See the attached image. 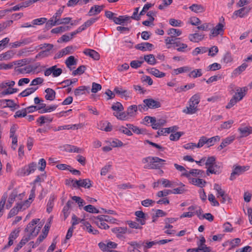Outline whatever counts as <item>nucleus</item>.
<instances>
[{
  "mask_svg": "<svg viewBox=\"0 0 252 252\" xmlns=\"http://www.w3.org/2000/svg\"><path fill=\"white\" fill-rule=\"evenodd\" d=\"M220 21V22L211 30V33L210 34V36H213V37H215L218 36L219 34H223L224 32L223 28L224 27V24L222 23H224V19L223 17H221Z\"/></svg>",
  "mask_w": 252,
  "mask_h": 252,
  "instance_id": "obj_6",
  "label": "nucleus"
},
{
  "mask_svg": "<svg viewBox=\"0 0 252 252\" xmlns=\"http://www.w3.org/2000/svg\"><path fill=\"white\" fill-rule=\"evenodd\" d=\"M249 169V166H234L229 179L231 181L234 180L237 176L243 174L245 171L248 170Z\"/></svg>",
  "mask_w": 252,
  "mask_h": 252,
  "instance_id": "obj_3",
  "label": "nucleus"
},
{
  "mask_svg": "<svg viewBox=\"0 0 252 252\" xmlns=\"http://www.w3.org/2000/svg\"><path fill=\"white\" fill-rule=\"evenodd\" d=\"M127 244L129 245L130 246H131L132 248L138 249H140L142 247V246H144V242L142 241H139V242L132 241L128 242Z\"/></svg>",
  "mask_w": 252,
  "mask_h": 252,
  "instance_id": "obj_59",
  "label": "nucleus"
},
{
  "mask_svg": "<svg viewBox=\"0 0 252 252\" xmlns=\"http://www.w3.org/2000/svg\"><path fill=\"white\" fill-rule=\"evenodd\" d=\"M197 110L198 109L197 108V106H193L191 104L189 103V106L186 107L183 110V112L187 114H193L195 113Z\"/></svg>",
  "mask_w": 252,
  "mask_h": 252,
  "instance_id": "obj_31",
  "label": "nucleus"
},
{
  "mask_svg": "<svg viewBox=\"0 0 252 252\" xmlns=\"http://www.w3.org/2000/svg\"><path fill=\"white\" fill-rule=\"evenodd\" d=\"M214 189L217 191V197L223 196L225 193L224 190L221 189V187L218 184H215Z\"/></svg>",
  "mask_w": 252,
  "mask_h": 252,
  "instance_id": "obj_47",
  "label": "nucleus"
},
{
  "mask_svg": "<svg viewBox=\"0 0 252 252\" xmlns=\"http://www.w3.org/2000/svg\"><path fill=\"white\" fill-rule=\"evenodd\" d=\"M86 69L85 65H82L79 66L76 70H74L72 74L73 75L75 76L76 75L82 74Z\"/></svg>",
  "mask_w": 252,
  "mask_h": 252,
  "instance_id": "obj_51",
  "label": "nucleus"
},
{
  "mask_svg": "<svg viewBox=\"0 0 252 252\" xmlns=\"http://www.w3.org/2000/svg\"><path fill=\"white\" fill-rule=\"evenodd\" d=\"M84 209L89 213H101L95 207L92 205H88L84 207Z\"/></svg>",
  "mask_w": 252,
  "mask_h": 252,
  "instance_id": "obj_49",
  "label": "nucleus"
},
{
  "mask_svg": "<svg viewBox=\"0 0 252 252\" xmlns=\"http://www.w3.org/2000/svg\"><path fill=\"white\" fill-rule=\"evenodd\" d=\"M166 122V121L164 119H159L157 120L155 118V122L151 125V126L153 129H158L163 126Z\"/></svg>",
  "mask_w": 252,
  "mask_h": 252,
  "instance_id": "obj_27",
  "label": "nucleus"
},
{
  "mask_svg": "<svg viewBox=\"0 0 252 252\" xmlns=\"http://www.w3.org/2000/svg\"><path fill=\"white\" fill-rule=\"evenodd\" d=\"M200 101V95L199 93L194 94L189 99V103L197 107Z\"/></svg>",
  "mask_w": 252,
  "mask_h": 252,
  "instance_id": "obj_33",
  "label": "nucleus"
},
{
  "mask_svg": "<svg viewBox=\"0 0 252 252\" xmlns=\"http://www.w3.org/2000/svg\"><path fill=\"white\" fill-rule=\"evenodd\" d=\"M189 8L195 13H202L205 10L202 5L197 4H192L189 7Z\"/></svg>",
  "mask_w": 252,
  "mask_h": 252,
  "instance_id": "obj_32",
  "label": "nucleus"
},
{
  "mask_svg": "<svg viewBox=\"0 0 252 252\" xmlns=\"http://www.w3.org/2000/svg\"><path fill=\"white\" fill-rule=\"evenodd\" d=\"M31 63V61L28 59H24L17 61L13 62L12 63L13 65H16L18 67L22 66L24 65L29 64Z\"/></svg>",
  "mask_w": 252,
  "mask_h": 252,
  "instance_id": "obj_52",
  "label": "nucleus"
},
{
  "mask_svg": "<svg viewBox=\"0 0 252 252\" xmlns=\"http://www.w3.org/2000/svg\"><path fill=\"white\" fill-rule=\"evenodd\" d=\"M179 128L178 126H174L171 127L162 128L159 130L157 133L158 135H164L166 134H169L170 132H174Z\"/></svg>",
  "mask_w": 252,
  "mask_h": 252,
  "instance_id": "obj_15",
  "label": "nucleus"
},
{
  "mask_svg": "<svg viewBox=\"0 0 252 252\" xmlns=\"http://www.w3.org/2000/svg\"><path fill=\"white\" fill-rule=\"evenodd\" d=\"M248 64L246 63H242L240 66H238L234 70V74L236 75L240 74L243 71H244L247 67Z\"/></svg>",
  "mask_w": 252,
  "mask_h": 252,
  "instance_id": "obj_54",
  "label": "nucleus"
},
{
  "mask_svg": "<svg viewBox=\"0 0 252 252\" xmlns=\"http://www.w3.org/2000/svg\"><path fill=\"white\" fill-rule=\"evenodd\" d=\"M43 105H44V107H43L40 110V111H39V113L40 114H43L45 113H48L51 112L55 110L56 109V108L58 107L57 105H52L50 106H46V105L45 103L42 104Z\"/></svg>",
  "mask_w": 252,
  "mask_h": 252,
  "instance_id": "obj_28",
  "label": "nucleus"
},
{
  "mask_svg": "<svg viewBox=\"0 0 252 252\" xmlns=\"http://www.w3.org/2000/svg\"><path fill=\"white\" fill-rule=\"evenodd\" d=\"M3 94L5 95L17 93L19 90L17 88H13L12 87H7L6 88L3 89Z\"/></svg>",
  "mask_w": 252,
  "mask_h": 252,
  "instance_id": "obj_57",
  "label": "nucleus"
},
{
  "mask_svg": "<svg viewBox=\"0 0 252 252\" xmlns=\"http://www.w3.org/2000/svg\"><path fill=\"white\" fill-rule=\"evenodd\" d=\"M30 239H31L29 236H24L16 247L15 248L14 252H17L19 249H20L24 245H25L26 243L28 242Z\"/></svg>",
  "mask_w": 252,
  "mask_h": 252,
  "instance_id": "obj_29",
  "label": "nucleus"
},
{
  "mask_svg": "<svg viewBox=\"0 0 252 252\" xmlns=\"http://www.w3.org/2000/svg\"><path fill=\"white\" fill-rule=\"evenodd\" d=\"M127 224H128L130 228H135V229H141L142 228V225H140V224L135 221H133L131 220L127 221Z\"/></svg>",
  "mask_w": 252,
  "mask_h": 252,
  "instance_id": "obj_62",
  "label": "nucleus"
},
{
  "mask_svg": "<svg viewBox=\"0 0 252 252\" xmlns=\"http://www.w3.org/2000/svg\"><path fill=\"white\" fill-rule=\"evenodd\" d=\"M127 228L125 227H117L112 229V231L117 234L118 238H120L121 234H125L126 232Z\"/></svg>",
  "mask_w": 252,
  "mask_h": 252,
  "instance_id": "obj_30",
  "label": "nucleus"
},
{
  "mask_svg": "<svg viewBox=\"0 0 252 252\" xmlns=\"http://www.w3.org/2000/svg\"><path fill=\"white\" fill-rule=\"evenodd\" d=\"M40 228V227H39L37 229V232H35V227H33L32 224L29 223L25 229V231L29 233L27 236H29L30 239H31L32 236L34 237L37 235Z\"/></svg>",
  "mask_w": 252,
  "mask_h": 252,
  "instance_id": "obj_13",
  "label": "nucleus"
},
{
  "mask_svg": "<svg viewBox=\"0 0 252 252\" xmlns=\"http://www.w3.org/2000/svg\"><path fill=\"white\" fill-rule=\"evenodd\" d=\"M154 45L149 42H142L137 44L135 48L136 49L142 51H151L153 48Z\"/></svg>",
  "mask_w": 252,
  "mask_h": 252,
  "instance_id": "obj_10",
  "label": "nucleus"
},
{
  "mask_svg": "<svg viewBox=\"0 0 252 252\" xmlns=\"http://www.w3.org/2000/svg\"><path fill=\"white\" fill-rule=\"evenodd\" d=\"M233 61V58L231 54L229 52H226L223 56L222 62L225 63H231Z\"/></svg>",
  "mask_w": 252,
  "mask_h": 252,
  "instance_id": "obj_56",
  "label": "nucleus"
},
{
  "mask_svg": "<svg viewBox=\"0 0 252 252\" xmlns=\"http://www.w3.org/2000/svg\"><path fill=\"white\" fill-rule=\"evenodd\" d=\"M220 139V137L217 135L212 137L210 138H207V144L208 147L213 146L216 143L219 141Z\"/></svg>",
  "mask_w": 252,
  "mask_h": 252,
  "instance_id": "obj_42",
  "label": "nucleus"
},
{
  "mask_svg": "<svg viewBox=\"0 0 252 252\" xmlns=\"http://www.w3.org/2000/svg\"><path fill=\"white\" fill-rule=\"evenodd\" d=\"M234 140V137L233 136L227 137L226 138L222 139L221 144L223 145L224 147H225L227 145L231 143Z\"/></svg>",
  "mask_w": 252,
  "mask_h": 252,
  "instance_id": "obj_61",
  "label": "nucleus"
},
{
  "mask_svg": "<svg viewBox=\"0 0 252 252\" xmlns=\"http://www.w3.org/2000/svg\"><path fill=\"white\" fill-rule=\"evenodd\" d=\"M23 205L21 203H17L16 206L12 208L9 211L8 215V218H11L18 214L19 211L22 208Z\"/></svg>",
  "mask_w": 252,
  "mask_h": 252,
  "instance_id": "obj_19",
  "label": "nucleus"
},
{
  "mask_svg": "<svg viewBox=\"0 0 252 252\" xmlns=\"http://www.w3.org/2000/svg\"><path fill=\"white\" fill-rule=\"evenodd\" d=\"M248 91V88L245 87L238 88L236 90L237 92L233 96H236L238 99L239 101L242 100L246 94V92Z\"/></svg>",
  "mask_w": 252,
  "mask_h": 252,
  "instance_id": "obj_17",
  "label": "nucleus"
},
{
  "mask_svg": "<svg viewBox=\"0 0 252 252\" xmlns=\"http://www.w3.org/2000/svg\"><path fill=\"white\" fill-rule=\"evenodd\" d=\"M52 121V119L50 118L45 116H41L39 117V118L36 120L37 123H39V126H42L46 122L51 123Z\"/></svg>",
  "mask_w": 252,
  "mask_h": 252,
  "instance_id": "obj_46",
  "label": "nucleus"
},
{
  "mask_svg": "<svg viewBox=\"0 0 252 252\" xmlns=\"http://www.w3.org/2000/svg\"><path fill=\"white\" fill-rule=\"evenodd\" d=\"M189 182L192 185L200 188L204 187L206 184V182L205 180L202 179L195 178H190Z\"/></svg>",
  "mask_w": 252,
  "mask_h": 252,
  "instance_id": "obj_18",
  "label": "nucleus"
},
{
  "mask_svg": "<svg viewBox=\"0 0 252 252\" xmlns=\"http://www.w3.org/2000/svg\"><path fill=\"white\" fill-rule=\"evenodd\" d=\"M195 86V84L190 83L189 84H188L185 86H181L180 87H178L175 89V91L178 93H180L182 91H185V90H189L191 88H193Z\"/></svg>",
  "mask_w": 252,
  "mask_h": 252,
  "instance_id": "obj_50",
  "label": "nucleus"
},
{
  "mask_svg": "<svg viewBox=\"0 0 252 252\" xmlns=\"http://www.w3.org/2000/svg\"><path fill=\"white\" fill-rule=\"evenodd\" d=\"M144 103L146 104L148 109H155L161 107V103L152 98L145 99L143 100Z\"/></svg>",
  "mask_w": 252,
  "mask_h": 252,
  "instance_id": "obj_8",
  "label": "nucleus"
},
{
  "mask_svg": "<svg viewBox=\"0 0 252 252\" xmlns=\"http://www.w3.org/2000/svg\"><path fill=\"white\" fill-rule=\"evenodd\" d=\"M65 63L68 68H69L71 70V66L76 65L77 63V61L75 59L74 56H70L67 58L65 62Z\"/></svg>",
  "mask_w": 252,
  "mask_h": 252,
  "instance_id": "obj_40",
  "label": "nucleus"
},
{
  "mask_svg": "<svg viewBox=\"0 0 252 252\" xmlns=\"http://www.w3.org/2000/svg\"><path fill=\"white\" fill-rule=\"evenodd\" d=\"M137 112V105H132L129 106L126 110L127 115H129L130 116H133L134 113Z\"/></svg>",
  "mask_w": 252,
  "mask_h": 252,
  "instance_id": "obj_58",
  "label": "nucleus"
},
{
  "mask_svg": "<svg viewBox=\"0 0 252 252\" xmlns=\"http://www.w3.org/2000/svg\"><path fill=\"white\" fill-rule=\"evenodd\" d=\"M80 187H83L87 189L90 188L92 186V182L89 179H80Z\"/></svg>",
  "mask_w": 252,
  "mask_h": 252,
  "instance_id": "obj_39",
  "label": "nucleus"
},
{
  "mask_svg": "<svg viewBox=\"0 0 252 252\" xmlns=\"http://www.w3.org/2000/svg\"><path fill=\"white\" fill-rule=\"evenodd\" d=\"M40 105H41L40 106H36L32 105V106L27 107L24 109L25 110H26L27 114L32 113L37 110H38V112H39V111H40V110L41 109V108H42L43 107H44V105H43V104H42Z\"/></svg>",
  "mask_w": 252,
  "mask_h": 252,
  "instance_id": "obj_41",
  "label": "nucleus"
},
{
  "mask_svg": "<svg viewBox=\"0 0 252 252\" xmlns=\"http://www.w3.org/2000/svg\"><path fill=\"white\" fill-rule=\"evenodd\" d=\"M49 228L50 225L48 224H46L42 231V234L40 235L37 239L36 241L37 245H39L47 236Z\"/></svg>",
  "mask_w": 252,
  "mask_h": 252,
  "instance_id": "obj_14",
  "label": "nucleus"
},
{
  "mask_svg": "<svg viewBox=\"0 0 252 252\" xmlns=\"http://www.w3.org/2000/svg\"><path fill=\"white\" fill-rule=\"evenodd\" d=\"M142 163H147L144 165L145 169H158L162 168L165 164V160L157 157H148L142 159Z\"/></svg>",
  "mask_w": 252,
  "mask_h": 252,
  "instance_id": "obj_1",
  "label": "nucleus"
},
{
  "mask_svg": "<svg viewBox=\"0 0 252 252\" xmlns=\"http://www.w3.org/2000/svg\"><path fill=\"white\" fill-rule=\"evenodd\" d=\"M117 244L111 241L108 242L107 244H105L103 242H100L98 244L99 248L103 252H108V251H111L109 249H115L117 248Z\"/></svg>",
  "mask_w": 252,
  "mask_h": 252,
  "instance_id": "obj_7",
  "label": "nucleus"
},
{
  "mask_svg": "<svg viewBox=\"0 0 252 252\" xmlns=\"http://www.w3.org/2000/svg\"><path fill=\"white\" fill-rule=\"evenodd\" d=\"M0 102L1 104L6 102V105L4 106L3 107H9L13 109L15 108L17 105L12 99H1Z\"/></svg>",
  "mask_w": 252,
  "mask_h": 252,
  "instance_id": "obj_36",
  "label": "nucleus"
},
{
  "mask_svg": "<svg viewBox=\"0 0 252 252\" xmlns=\"http://www.w3.org/2000/svg\"><path fill=\"white\" fill-rule=\"evenodd\" d=\"M70 27L68 26H60L57 27L56 28L53 29L51 32L52 33H61L63 32L68 31L70 29Z\"/></svg>",
  "mask_w": 252,
  "mask_h": 252,
  "instance_id": "obj_38",
  "label": "nucleus"
},
{
  "mask_svg": "<svg viewBox=\"0 0 252 252\" xmlns=\"http://www.w3.org/2000/svg\"><path fill=\"white\" fill-rule=\"evenodd\" d=\"M238 131L241 134V137H247L252 132V127H239Z\"/></svg>",
  "mask_w": 252,
  "mask_h": 252,
  "instance_id": "obj_25",
  "label": "nucleus"
},
{
  "mask_svg": "<svg viewBox=\"0 0 252 252\" xmlns=\"http://www.w3.org/2000/svg\"><path fill=\"white\" fill-rule=\"evenodd\" d=\"M250 8L247 7H243L239 10H236L233 15L236 16H238L240 18H242L244 17L246 15H247L250 11Z\"/></svg>",
  "mask_w": 252,
  "mask_h": 252,
  "instance_id": "obj_23",
  "label": "nucleus"
},
{
  "mask_svg": "<svg viewBox=\"0 0 252 252\" xmlns=\"http://www.w3.org/2000/svg\"><path fill=\"white\" fill-rule=\"evenodd\" d=\"M208 51V48L206 47H196L192 52L193 56H197L199 54H203Z\"/></svg>",
  "mask_w": 252,
  "mask_h": 252,
  "instance_id": "obj_43",
  "label": "nucleus"
},
{
  "mask_svg": "<svg viewBox=\"0 0 252 252\" xmlns=\"http://www.w3.org/2000/svg\"><path fill=\"white\" fill-rule=\"evenodd\" d=\"M239 101V99H237L236 96H233L230 100L229 103L225 106L226 109H230L234 105H235L237 102Z\"/></svg>",
  "mask_w": 252,
  "mask_h": 252,
  "instance_id": "obj_60",
  "label": "nucleus"
},
{
  "mask_svg": "<svg viewBox=\"0 0 252 252\" xmlns=\"http://www.w3.org/2000/svg\"><path fill=\"white\" fill-rule=\"evenodd\" d=\"M31 42V40L30 38L22 39L19 41H17L12 43V47L17 48L18 47H20L23 45L28 44Z\"/></svg>",
  "mask_w": 252,
  "mask_h": 252,
  "instance_id": "obj_26",
  "label": "nucleus"
},
{
  "mask_svg": "<svg viewBox=\"0 0 252 252\" xmlns=\"http://www.w3.org/2000/svg\"><path fill=\"white\" fill-rule=\"evenodd\" d=\"M241 243V239L239 238H235L230 241H229V244L231 246V248L230 249H233L237 246H238Z\"/></svg>",
  "mask_w": 252,
  "mask_h": 252,
  "instance_id": "obj_63",
  "label": "nucleus"
},
{
  "mask_svg": "<svg viewBox=\"0 0 252 252\" xmlns=\"http://www.w3.org/2000/svg\"><path fill=\"white\" fill-rule=\"evenodd\" d=\"M54 45L50 43H43L41 44L36 47L37 50L38 49H44L39 52L35 57L36 60L39 59H42L47 58L51 56L53 54V50L54 48Z\"/></svg>",
  "mask_w": 252,
  "mask_h": 252,
  "instance_id": "obj_2",
  "label": "nucleus"
},
{
  "mask_svg": "<svg viewBox=\"0 0 252 252\" xmlns=\"http://www.w3.org/2000/svg\"><path fill=\"white\" fill-rule=\"evenodd\" d=\"M168 34H171L174 37H176V36H179L182 34V31L179 29L171 28L168 30Z\"/></svg>",
  "mask_w": 252,
  "mask_h": 252,
  "instance_id": "obj_55",
  "label": "nucleus"
},
{
  "mask_svg": "<svg viewBox=\"0 0 252 252\" xmlns=\"http://www.w3.org/2000/svg\"><path fill=\"white\" fill-rule=\"evenodd\" d=\"M90 88L89 86H82L75 89L74 93L76 96L85 94L86 92L90 93Z\"/></svg>",
  "mask_w": 252,
  "mask_h": 252,
  "instance_id": "obj_16",
  "label": "nucleus"
},
{
  "mask_svg": "<svg viewBox=\"0 0 252 252\" xmlns=\"http://www.w3.org/2000/svg\"><path fill=\"white\" fill-rule=\"evenodd\" d=\"M204 38V34H199L198 33L190 34L189 35V39L190 41L193 42H198L199 41L202 40Z\"/></svg>",
  "mask_w": 252,
  "mask_h": 252,
  "instance_id": "obj_20",
  "label": "nucleus"
},
{
  "mask_svg": "<svg viewBox=\"0 0 252 252\" xmlns=\"http://www.w3.org/2000/svg\"><path fill=\"white\" fill-rule=\"evenodd\" d=\"M101 11L99 5H94L92 6L88 12V15L90 16L99 14Z\"/></svg>",
  "mask_w": 252,
  "mask_h": 252,
  "instance_id": "obj_35",
  "label": "nucleus"
},
{
  "mask_svg": "<svg viewBox=\"0 0 252 252\" xmlns=\"http://www.w3.org/2000/svg\"><path fill=\"white\" fill-rule=\"evenodd\" d=\"M114 92L116 94L121 95V97H128L129 93L126 90H123L121 87H115Z\"/></svg>",
  "mask_w": 252,
  "mask_h": 252,
  "instance_id": "obj_34",
  "label": "nucleus"
},
{
  "mask_svg": "<svg viewBox=\"0 0 252 252\" xmlns=\"http://www.w3.org/2000/svg\"><path fill=\"white\" fill-rule=\"evenodd\" d=\"M144 59L150 65H155L157 63L155 57L153 54L145 55Z\"/></svg>",
  "mask_w": 252,
  "mask_h": 252,
  "instance_id": "obj_37",
  "label": "nucleus"
},
{
  "mask_svg": "<svg viewBox=\"0 0 252 252\" xmlns=\"http://www.w3.org/2000/svg\"><path fill=\"white\" fill-rule=\"evenodd\" d=\"M202 75V70L201 69H196L191 71L189 74V77H192L193 78H195L201 76Z\"/></svg>",
  "mask_w": 252,
  "mask_h": 252,
  "instance_id": "obj_48",
  "label": "nucleus"
},
{
  "mask_svg": "<svg viewBox=\"0 0 252 252\" xmlns=\"http://www.w3.org/2000/svg\"><path fill=\"white\" fill-rule=\"evenodd\" d=\"M135 215L136 217V221L140 225H143L146 224L147 215L143 211H137L135 212Z\"/></svg>",
  "mask_w": 252,
  "mask_h": 252,
  "instance_id": "obj_9",
  "label": "nucleus"
},
{
  "mask_svg": "<svg viewBox=\"0 0 252 252\" xmlns=\"http://www.w3.org/2000/svg\"><path fill=\"white\" fill-rule=\"evenodd\" d=\"M111 108L114 111L122 112L124 110V108L123 105L119 102H117L115 104H113Z\"/></svg>",
  "mask_w": 252,
  "mask_h": 252,
  "instance_id": "obj_64",
  "label": "nucleus"
},
{
  "mask_svg": "<svg viewBox=\"0 0 252 252\" xmlns=\"http://www.w3.org/2000/svg\"><path fill=\"white\" fill-rule=\"evenodd\" d=\"M18 191L16 189H14L10 195L9 196L8 199V203L6 205V208L8 209L10 208L12 203L14 202L15 198L17 196Z\"/></svg>",
  "mask_w": 252,
  "mask_h": 252,
  "instance_id": "obj_22",
  "label": "nucleus"
},
{
  "mask_svg": "<svg viewBox=\"0 0 252 252\" xmlns=\"http://www.w3.org/2000/svg\"><path fill=\"white\" fill-rule=\"evenodd\" d=\"M191 70V68L188 66H185L183 67H181L177 69H174L173 70V73L175 75H178L180 73H182L183 72H186L190 71Z\"/></svg>",
  "mask_w": 252,
  "mask_h": 252,
  "instance_id": "obj_44",
  "label": "nucleus"
},
{
  "mask_svg": "<svg viewBox=\"0 0 252 252\" xmlns=\"http://www.w3.org/2000/svg\"><path fill=\"white\" fill-rule=\"evenodd\" d=\"M15 84L14 81H10L8 82H2L0 83V89L2 90L7 87H13Z\"/></svg>",
  "mask_w": 252,
  "mask_h": 252,
  "instance_id": "obj_53",
  "label": "nucleus"
},
{
  "mask_svg": "<svg viewBox=\"0 0 252 252\" xmlns=\"http://www.w3.org/2000/svg\"><path fill=\"white\" fill-rule=\"evenodd\" d=\"M216 158L214 156H211L208 158L205 162V165L208 166L206 174L209 175V174H214L219 175L220 173L219 170H215L213 168V165L216 163Z\"/></svg>",
  "mask_w": 252,
  "mask_h": 252,
  "instance_id": "obj_4",
  "label": "nucleus"
},
{
  "mask_svg": "<svg viewBox=\"0 0 252 252\" xmlns=\"http://www.w3.org/2000/svg\"><path fill=\"white\" fill-rule=\"evenodd\" d=\"M45 92L46 94L45 96V98L48 100H53L56 97V92L55 91L51 88H47L45 90Z\"/></svg>",
  "mask_w": 252,
  "mask_h": 252,
  "instance_id": "obj_21",
  "label": "nucleus"
},
{
  "mask_svg": "<svg viewBox=\"0 0 252 252\" xmlns=\"http://www.w3.org/2000/svg\"><path fill=\"white\" fill-rule=\"evenodd\" d=\"M83 53L85 55L89 56L95 61H98L100 59V55L99 53L93 49H86L84 50Z\"/></svg>",
  "mask_w": 252,
  "mask_h": 252,
  "instance_id": "obj_11",
  "label": "nucleus"
},
{
  "mask_svg": "<svg viewBox=\"0 0 252 252\" xmlns=\"http://www.w3.org/2000/svg\"><path fill=\"white\" fill-rule=\"evenodd\" d=\"M37 67V66L36 67H34L31 65H29L24 68H20L16 67L15 68V71L21 74L30 73L32 71L34 70Z\"/></svg>",
  "mask_w": 252,
  "mask_h": 252,
  "instance_id": "obj_12",
  "label": "nucleus"
},
{
  "mask_svg": "<svg viewBox=\"0 0 252 252\" xmlns=\"http://www.w3.org/2000/svg\"><path fill=\"white\" fill-rule=\"evenodd\" d=\"M36 169V164L34 162H32L29 164L28 166H25L19 169L17 172L18 176H25L33 173Z\"/></svg>",
  "mask_w": 252,
  "mask_h": 252,
  "instance_id": "obj_5",
  "label": "nucleus"
},
{
  "mask_svg": "<svg viewBox=\"0 0 252 252\" xmlns=\"http://www.w3.org/2000/svg\"><path fill=\"white\" fill-rule=\"evenodd\" d=\"M51 71L53 76L56 77L60 76L62 74L63 70L61 68H57V65H55L51 66Z\"/></svg>",
  "mask_w": 252,
  "mask_h": 252,
  "instance_id": "obj_45",
  "label": "nucleus"
},
{
  "mask_svg": "<svg viewBox=\"0 0 252 252\" xmlns=\"http://www.w3.org/2000/svg\"><path fill=\"white\" fill-rule=\"evenodd\" d=\"M147 70L149 73L157 77L162 78L165 76V73L161 72L155 68H147Z\"/></svg>",
  "mask_w": 252,
  "mask_h": 252,
  "instance_id": "obj_24",
  "label": "nucleus"
}]
</instances>
